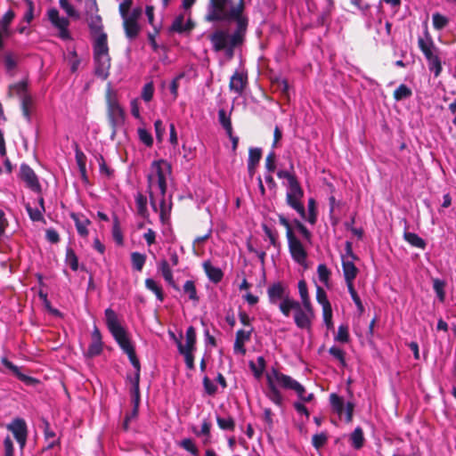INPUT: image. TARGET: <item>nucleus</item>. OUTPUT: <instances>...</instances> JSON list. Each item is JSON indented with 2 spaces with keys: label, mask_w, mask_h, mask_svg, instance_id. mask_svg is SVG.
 <instances>
[{
  "label": "nucleus",
  "mask_w": 456,
  "mask_h": 456,
  "mask_svg": "<svg viewBox=\"0 0 456 456\" xmlns=\"http://www.w3.org/2000/svg\"><path fill=\"white\" fill-rule=\"evenodd\" d=\"M138 135L140 140L147 146H151L153 143V139L151 134L144 128L138 129Z\"/></svg>",
  "instance_id": "nucleus-58"
},
{
  "label": "nucleus",
  "mask_w": 456,
  "mask_h": 456,
  "mask_svg": "<svg viewBox=\"0 0 456 456\" xmlns=\"http://www.w3.org/2000/svg\"><path fill=\"white\" fill-rule=\"evenodd\" d=\"M158 270L161 273L165 281L175 289H178L177 285L175 284L173 277V273L168 262L165 259L160 260L158 263Z\"/></svg>",
  "instance_id": "nucleus-20"
},
{
  "label": "nucleus",
  "mask_w": 456,
  "mask_h": 456,
  "mask_svg": "<svg viewBox=\"0 0 456 456\" xmlns=\"http://www.w3.org/2000/svg\"><path fill=\"white\" fill-rule=\"evenodd\" d=\"M411 90L404 84L400 85L394 92V98L396 101H402L411 97Z\"/></svg>",
  "instance_id": "nucleus-41"
},
{
  "label": "nucleus",
  "mask_w": 456,
  "mask_h": 456,
  "mask_svg": "<svg viewBox=\"0 0 456 456\" xmlns=\"http://www.w3.org/2000/svg\"><path fill=\"white\" fill-rule=\"evenodd\" d=\"M307 208L308 211L307 213L305 212V217L302 218L311 224H314L317 221V209L315 200L313 198L308 200Z\"/></svg>",
  "instance_id": "nucleus-28"
},
{
  "label": "nucleus",
  "mask_w": 456,
  "mask_h": 456,
  "mask_svg": "<svg viewBox=\"0 0 456 456\" xmlns=\"http://www.w3.org/2000/svg\"><path fill=\"white\" fill-rule=\"evenodd\" d=\"M253 331V329L250 328L248 330H239L237 332H236V340L238 341H240V342H248L250 340V337H251V333Z\"/></svg>",
  "instance_id": "nucleus-63"
},
{
  "label": "nucleus",
  "mask_w": 456,
  "mask_h": 456,
  "mask_svg": "<svg viewBox=\"0 0 456 456\" xmlns=\"http://www.w3.org/2000/svg\"><path fill=\"white\" fill-rule=\"evenodd\" d=\"M178 445L183 450L189 452L193 456H199L200 452L194 441L191 438H184L178 443Z\"/></svg>",
  "instance_id": "nucleus-37"
},
{
  "label": "nucleus",
  "mask_w": 456,
  "mask_h": 456,
  "mask_svg": "<svg viewBox=\"0 0 456 456\" xmlns=\"http://www.w3.org/2000/svg\"><path fill=\"white\" fill-rule=\"evenodd\" d=\"M65 262L73 271H77L78 269V259L74 252V250L70 248H68L66 250V258Z\"/></svg>",
  "instance_id": "nucleus-43"
},
{
  "label": "nucleus",
  "mask_w": 456,
  "mask_h": 456,
  "mask_svg": "<svg viewBox=\"0 0 456 456\" xmlns=\"http://www.w3.org/2000/svg\"><path fill=\"white\" fill-rule=\"evenodd\" d=\"M20 104L22 114L24 118L29 122L31 120V110L33 107V100L32 97L28 94L20 98Z\"/></svg>",
  "instance_id": "nucleus-27"
},
{
  "label": "nucleus",
  "mask_w": 456,
  "mask_h": 456,
  "mask_svg": "<svg viewBox=\"0 0 456 456\" xmlns=\"http://www.w3.org/2000/svg\"><path fill=\"white\" fill-rule=\"evenodd\" d=\"M294 224H295L296 228L297 229V231L302 235L305 241L311 244L312 243L311 232L298 220H295Z\"/></svg>",
  "instance_id": "nucleus-49"
},
{
  "label": "nucleus",
  "mask_w": 456,
  "mask_h": 456,
  "mask_svg": "<svg viewBox=\"0 0 456 456\" xmlns=\"http://www.w3.org/2000/svg\"><path fill=\"white\" fill-rule=\"evenodd\" d=\"M346 256H342V267L344 277L346 284L354 283V280L357 276L358 269L354 265L353 260L355 258L352 251V244L351 242H346Z\"/></svg>",
  "instance_id": "nucleus-11"
},
{
  "label": "nucleus",
  "mask_w": 456,
  "mask_h": 456,
  "mask_svg": "<svg viewBox=\"0 0 456 456\" xmlns=\"http://www.w3.org/2000/svg\"><path fill=\"white\" fill-rule=\"evenodd\" d=\"M158 200H159V209L158 208L159 218L162 223H165L168 219L171 205L167 204L166 196H159Z\"/></svg>",
  "instance_id": "nucleus-35"
},
{
  "label": "nucleus",
  "mask_w": 456,
  "mask_h": 456,
  "mask_svg": "<svg viewBox=\"0 0 456 456\" xmlns=\"http://www.w3.org/2000/svg\"><path fill=\"white\" fill-rule=\"evenodd\" d=\"M298 293L301 299L300 304L312 305L308 293L307 284L305 280H300L297 283Z\"/></svg>",
  "instance_id": "nucleus-33"
},
{
  "label": "nucleus",
  "mask_w": 456,
  "mask_h": 456,
  "mask_svg": "<svg viewBox=\"0 0 456 456\" xmlns=\"http://www.w3.org/2000/svg\"><path fill=\"white\" fill-rule=\"evenodd\" d=\"M46 16L52 27L56 30L55 36L63 41L72 40L71 33L69 29V20L68 17L61 16L56 8L47 10Z\"/></svg>",
  "instance_id": "nucleus-8"
},
{
  "label": "nucleus",
  "mask_w": 456,
  "mask_h": 456,
  "mask_svg": "<svg viewBox=\"0 0 456 456\" xmlns=\"http://www.w3.org/2000/svg\"><path fill=\"white\" fill-rule=\"evenodd\" d=\"M9 94L11 95H14V94L18 95L20 97V99L22 98L23 96L28 95V94L27 93V82L20 81L14 85L10 86Z\"/></svg>",
  "instance_id": "nucleus-34"
},
{
  "label": "nucleus",
  "mask_w": 456,
  "mask_h": 456,
  "mask_svg": "<svg viewBox=\"0 0 456 456\" xmlns=\"http://www.w3.org/2000/svg\"><path fill=\"white\" fill-rule=\"evenodd\" d=\"M124 20V28L126 31V35L129 38H134L140 30V27L135 20H128L126 17L123 18Z\"/></svg>",
  "instance_id": "nucleus-26"
},
{
  "label": "nucleus",
  "mask_w": 456,
  "mask_h": 456,
  "mask_svg": "<svg viewBox=\"0 0 456 456\" xmlns=\"http://www.w3.org/2000/svg\"><path fill=\"white\" fill-rule=\"evenodd\" d=\"M316 300L322 306V310L331 307L325 290L320 286H317L316 289Z\"/></svg>",
  "instance_id": "nucleus-47"
},
{
  "label": "nucleus",
  "mask_w": 456,
  "mask_h": 456,
  "mask_svg": "<svg viewBox=\"0 0 456 456\" xmlns=\"http://www.w3.org/2000/svg\"><path fill=\"white\" fill-rule=\"evenodd\" d=\"M277 176L280 179H286L288 181V186H290L298 182L296 176L287 170H279L277 172Z\"/></svg>",
  "instance_id": "nucleus-57"
},
{
  "label": "nucleus",
  "mask_w": 456,
  "mask_h": 456,
  "mask_svg": "<svg viewBox=\"0 0 456 456\" xmlns=\"http://www.w3.org/2000/svg\"><path fill=\"white\" fill-rule=\"evenodd\" d=\"M317 273L320 281H322L324 285H328L330 276V271L329 268L324 264H321L317 267Z\"/></svg>",
  "instance_id": "nucleus-50"
},
{
  "label": "nucleus",
  "mask_w": 456,
  "mask_h": 456,
  "mask_svg": "<svg viewBox=\"0 0 456 456\" xmlns=\"http://www.w3.org/2000/svg\"><path fill=\"white\" fill-rule=\"evenodd\" d=\"M405 230H407V227H405ZM403 239L412 247L424 249L427 246L426 241L422 238H420L417 233L414 232L404 231Z\"/></svg>",
  "instance_id": "nucleus-23"
},
{
  "label": "nucleus",
  "mask_w": 456,
  "mask_h": 456,
  "mask_svg": "<svg viewBox=\"0 0 456 456\" xmlns=\"http://www.w3.org/2000/svg\"><path fill=\"white\" fill-rule=\"evenodd\" d=\"M105 318L109 330L123 351L126 354L134 352V348L130 342L126 330L119 323L116 313L112 309L108 308L105 310Z\"/></svg>",
  "instance_id": "nucleus-5"
},
{
  "label": "nucleus",
  "mask_w": 456,
  "mask_h": 456,
  "mask_svg": "<svg viewBox=\"0 0 456 456\" xmlns=\"http://www.w3.org/2000/svg\"><path fill=\"white\" fill-rule=\"evenodd\" d=\"M247 84V76L236 71L230 79L229 87L231 91L241 94Z\"/></svg>",
  "instance_id": "nucleus-17"
},
{
  "label": "nucleus",
  "mask_w": 456,
  "mask_h": 456,
  "mask_svg": "<svg viewBox=\"0 0 456 456\" xmlns=\"http://www.w3.org/2000/svg\"><path fill=\"white\" fill-rule=\"evenodd\" d=\"M2 363L7 368L9 369L21 381H24L26 384L28 385H31V384H34L37 382V379L31 378V377H28V376H26L24 374H22L19 368L14 365L12 362H10L8 359L6 358H3L2 359Z\"/></svg>",
  "instance_id": "nucleus-21"
},
{
  "label": "nucleus",
  "mask_w": 456,
  "mask_h": 456,
  "mask_svg": "<svg viewBox=\"0 0 456 456\" xmlns=\"http://www.w3.org/2000/svg\"><path fill=\"white\" fill-rule=\"evenodd\" d=\"M428 62L429 70L434 73L435 77H438L442 72V64L438 54L432 59H428Z\"/></svg>",
  "instance_id": "nucleus-48"
},
{
  "label": "nucleus",
  "mask_w": 456,
  "mask_h": 456,
  "mask_svg": "<svg viewBox=\"0 0 456 456\" xmlns=\"http://www.w3.org/2000/svg\"><path fill=\"white\" fill-rule=\"evenodd\" d=\"M433 289L440 302H444L445 298L444 282L439 279L434 280Z\"/></svg>",
  "instance_id": "nucleus-51"
},
{
  "label": "nucleus",
  "mask_w": 456,
  "mask_h": 456,
  "mask_svg": "<svg viewBox=\"0 0 456 456\" xmlns=\"http://www.w3.org/2000/svg\"><path fill=\"white\" fill-rule=\"evenodd\" d=\"M26 4V12L23 17V20L27 23H30V21L34 18V4L31 0H25Z\"/></svg>",
  "instance_id": "nucleus-55"
},
{
  "label": "nucleus",
  "mask_w": 456,
  "mask_h": 456,
  "mask_svg": "<svg viewBox=\"0 0 456 456\" xmlns=\"http://www.w3.org/2000/svg\"><path fill=\"white\" fill-rule=\"evenodd\" d=\"M268 391L267 397L276 405L281 406L283 397L279 387L291 390L296 393L298 399L303 402H311L314 398L313 393H306L305 387L292 377L286 375L276 369H272L266 374Z\"/></svg>",
  "instance_id": "nucleus-2"
},
{
  "label": "nucleus",
  "mask_w": 456,
  "mask_h": 456,
  "mask_svg": "<svg viewBox=\"0 0 456 456\" xmlns=\"http://www.w3.org/2000/svg\"><path fill=\"white\" fill-rule=\"evenodd\" d=\"M145 261L146 256L144 254L139 252H133L131 254L132 265L136 271L141 272L142 270Z\"/></svg>",
  "instance_id": "nucleus-38"
},
{
  "label": "nucleus",
  "mask_w": 456,
  "mask_h": 456,
  "mask_svg": "<svg viewBox=\"0 0 456 456\" xmlns=\"http://www.w3.org/2000/svg\"><path fill=\"white\" fill-rule=\"evenodd\" d=\"M171 165L164 159L155 160L151 163V172L148 175L147 180L151 205L155 212H158L159 196H166L167 180L171 175Z\"/></svg>",
  "instance_id": "nucleus-3"
},
{
  "label": "nucleus",
  "mask_w": 456,
  "mask_h": 456,
  "mask_svg": "<svg viewBox=\"0 0 456 456\" xmlns=\"http://www.w3.org/2000/svg\"><path fill=\"white\" fill-rule=\"evenodd\" d=\"M145 287L149 290L152 291L160 302L164 300V293L162 288L153 279H146Z\"/></svg>",
  "instance_id": "nucleus-32"
},
{
  "label": "nucleus",
  "mask_w": 456,
  "mask_h": 456,
  "mask_svg": "<svg viewBox=\"0 0 456 456\" xmlns=\"http://www.w3.org/2000/svg\"><path fill=\"white\" fill-rule=\"evenodd\" d=\"M183 292L188 295L190 300L198 302L199 297L197 295L196 286L193 281H186L183 285Z\"/></svg>",
  "instance_id": "nucleus-39"
},
{
  "label": "nucleus",
  "mask_w": 456,
  "mask_h": 456,
  "mask_svg": "<svg viewBox=\"0 0 456 456\" xmlns=\"http://www.w3.org/2000/svg\"><path fill=\"white\" fill-rule=\"evenodd\" d=\"M292 310L294 311L293 319L296 326L301 330H310L315 317L313 305H303L294 300L288 308V314L283 315L289 317Z\"/></svg>",
  "instance_id": "nucleus-6"
},
{
  "label": "nucleus",
  "mask_w": 456,
  "mask_h": 456,
  "mask_svg": "<svg viewBox=\"0 0 456 456\" xmlns=\"http://www.w3.org/2000/svg\"><path fill=\"white\" fill-rule=\"evenodd\" d=\"M216 422L218 427L223 430L232 431L235 428V422L232 417L222 418L217 416Z\"/></svg>",
  "instance_id": "nucleus-45"
},
{
  "label": "nucleus",
  "mask_w": 456,
  "mask_h": 456,
  "mask_svg": "<svg viewBox=\"0 0 456 456\" xmlns=\"http://www.w3.org/2000/svg\"><path fill=\"white\" fill-rule=\"evenodd\" d=\"M322 316L324 323L328 330H333L334 324L332 322V308H327L322 310Z\"/></svg>",
  "instance_id": "nucleus-61"
},
{
  "label": "nucleus",
  "mask_w": 456,
  "mask_h": 456,
  "mask_svg": "<svg viewBox=\"0 0 456 456\" xmlns=\"http://www.w3.org/2000/svg\"><path fill=\"white\" fill-rule=\"evenodd\" d=\"M256 361H257V366L253 362H250L249 365H250L252 371L254 372V375L256 378H259L263 374V371L265 370V361L263 356L257 357Z\"/></svg>",
  "instance_id": "nucleus-52"
},
{
  "label": "nucleus",
  "mask_w": 456,
  "mask_h": 456,
  "mask_svg": "<svg viewBox=\"0 0 456 456\" xmlns=\"http://www.w3.org/2000/svg\"><path fill=\"white\" fill-rule=\"evenodd\" d=\"M312 441H313V445L316 448V449H319L321 447H322L326 442H327V436L323 433H321V434H316L313 436L312 438Z\"/></svg>",
  "instance_id": "nucleus-62"
},
{
  "label": "nucleus",
  "mask_w": 456,
  "mask_h": 456,
  "mask_svg": "<svg viewBox=\"0 0 456 456\" xmlns=\"http://www.w3.org/2000/svg\"><path fill=\"white\" fill-rule=\"evenodd\" d=\"M330 402L333 410L341 415L344 411V400L337 394H331L330 395Z\"/></svg>",
  "instance_id": "nucleus-42"
},
{
  "label": "nucleus",
  "mask_w": 456,
  "mask_h": 456,
  "mask_svg": "<svg viewBox=\"0 0 456 456\" xmlns=\"http://www.w3.org/2000/svg\"><path fill=\"white\" fill-rule=\"evenodd\" d=\"M288 247L292 259L302 266H306L307 251L304 243L295 235L294 232H289Z\"/></svg>",
  "instance_id": "nucleus-9"
},
{
  "label": "nucleus",
  "mask_w": 456,
  "mask_h": 456,
  "mask_svg": "<svg viewBox=\"0 0 456 456\" xmlns=\"http://www.w3.org/2000/svg\"><path fill=\"white\" fill-rule=\"evenodd\" d=\"M350 441L354 448L360 449L364 443L363 432L360 427H357L350 436Z\"/></svg>",
  "instance_id": "nucleus-30"
},
{
  "label": "nucleus",
  "mask_w": 456,
  "mask_h": 456,
  "mask_svg": "<svg viewBox=\"0 0 456 456\" xmlns=\"http://www.w3.org/2000/svg\"><path fill=\"white\" fill-rule=\"evenodd\" d=\"M433 27L436 30H442L449 24V19L440 12H435L432 15Z\"/></svg>",
  "instance_id": "nucleus-29"
},
{
  "label": "nucleus",
  "mask_w": 456,
  "mask_h": 456,
  "mask_svg": "<svg viewBox=\"0 0 456 456\" xmlns=\"http://www.w3.org/2000/svg\"><path fill=\"white\" fill-rule=\"evenodd\" d=\"M136 210L139 216L143 218L149 217V212L147 208V198L142 193H137L135 196Z\"/></svg>",
  "instance_id": "nucleus-24"
},
{
  "label": "nucleus",
  "mask_w": 456,
  "mask_h": 456,
  "mask_svg": "<svg viewBox=\"0 0 456 456\" xmlns=\"http://www.w3.org/2000/svg\"><path fill=\"white\" fill-rule=\"evenodd\" d=\"M303 196L304 191L298 182L290 186H288V191L286 193L287 204L295 209L301 217H305V209L303 203L301 202Z\"/></svg>",
  "instance_id": "nucleus-10"
},
{
  "label": "nucleus",
  "mask_w": 456,
  "mask_h": 456,
  "mask_svg": "<svg viewBox=\"0 0 456 456\" xmlns=\"http://www.w3.org/2000/svg\"><path fill=\"white\" fill-rule=\"evenodd\" d=\"M210 429H211V424L207 419H204L201 424V428L200 431L194 430V434L197 436H204L203 444H207L210 441Z\"/></svg>",
  "instance_id": "nucleus-40"
},
{
  "label": "nucleus",
  "mask_w": 456,
  "mask_h": 456,
  "mask_svg": "<svg viewBox=\"0 0 456 456\" xmlns=\"http://www.w3.org/2000/svg\"><path fill=\"white\" fill-rule=\"evenodd\" d=\"M88 25H89L90 29L94 33H95V34L99 33V35L101 33H103L102 31V18L99 15H92L89 18Z\"/></svg>",
  "instance_id": "nucleus-46"
},
{
  "label": "nucleus",
  "mask_w": 456,
  "mask_h": 456,
  "mask_svg": "<svg viewBox=\"0 0 456 456\" xmlns=\"http://www.w3.org/2000/svg\"><path fill=\"white\" fill-rule=\"evenodd\" d=\"M153 93H154L153 84L151 82V83H147V84L144 85V86L142 88V98L145 102H150L152 99V97H153Z\"/></svg>",
  "instance_id": "nucleus-56"
},
{
  "label": "nucleus",
  "mask_w": 456,
  "mask_h": 456,
  "mask_svg": "<svg viewBox=\"0 0 456 456\" xmlns=\"http://www.w3.org/2000/svg\"><path fill=\"white\" fill-rule=\"evenodd\" d=\"M203 386L208 395H213L216 393V386L207 376L203 379Z\"/></svg>",
  "instance_id": "nucleus-64"
},
{
  "label": "nucleus",
  "mask_w": 456,
  "mask_h": 456,
  "mask_svg": "<svg viewBox=\"0 0 456 456\" xmlns=\"http://www.w3.org/2000/svg\"><path fill=\"white\" fill-rule=\"evenodd\" d=\"M218 120L224 128L227 135H231V132L232 130L231 118L227 116L226 111L224 109L218 110Z\"/></svg>",
  "instance_id": "nucleus-36"
},
{
  "label": "nucleus",
  "mask_w": 456,
  "mask_h": 456,
  "mask_svg": "<svg viewBox=\"0 0 456 456\" xmlns=\"http://www.w3.org/2000/svg\"><path fill=\"white\" fill-rule=\"evenodd\" d=\"M70 217L75 222V225H76L77 233L81 237H86L88 235L87 226L90 224L89 219H87L86 216H84L82 215L76 214V213H71Z\"/></svg>",
  "instance_id": "nucleus-19"
},
{
  "label": "nucleus",
  "mask_w": 456,
  "mask_h": 456,
  "mask_svg": "<svg viewBox=\"0 0 456 456\" xmlns=\"http://www.w3.org/2000/svg\"><path fill=\"white\" fill-rule=\"evenodd\" d=\"M262 158L260 148H250L248 151V166H257Z\"/></svg>",
  "instance_id": "nucleus-44"
},
{
  "label": "nucleus",
  "mask_w": 456,
  "mask_h": 456,
  "mask_svg": "<svg viewBox=\"0 0 456 456\" xmlns=\"http://www.w3.org/2000/svg\"><path fill=\"white\" fill-rule=\"evenodd\" d=\"M107 103L109 121L113 129L112 134H115L117 128L124 123V110L118 101L110 95L108 96Z\"/></svg>",
  "instance_id": "nucleus-12"
},
{
  "label": "nucleus",
  "mask_w": 456,
  "mask_h": 456,
  "mask_svg": "<svg viewBox=\"0 0 456 456\" xmlns=\"http://www.w3.org/2000/svg\"><path fill=\"white\" fill-rule=\"evenodd\" d=\"M131 382V388H130V395H131V401L133 403V406L135 408H139L141 396H140V387L138 381V374L136 377H129L128 378Z\"/></svg>",
  "instance_id": "nucleus-22"
},
{
  "label": "nucleus",
  "mask_w": 456,
  "mask_h": 456,
  "mask_svg": "<svg viewBox=\"0 0 456 456\" xmlns=\"http://www.w3.org/2000/svg\"><path fill=\"white\" fill-rule=\"evenodd\" d=\"M15 14L12 10L7 11L0 20V34L8 37L10 35L9 25L12 21Z\"/></svg>",
  "instance_id": "nucleus-25"
},
{
  "label": "nucleus",
  "mask_w": 456,
  "mask_h": 456,
  "mask_svg": "<svg viewBox=\"0 0 456 456\" xmlns=\"http://www.w3.org/2000/svg\"><path fill=\"white\" fill-rule=\"evenodd\" d=\"M94 60L95 75L106 79L110 68V57L105 33L98 35L94 42Z\"/></svg>",
  "instance_id": "nucleus-4"
},
{
  "label": "nucleus",
  "mask_w": 456,
  "mask_h": 456,
  "mask_svg": "<svg viewBox=\"0 0 456 456\" xmlns=\"http://www.w3.org/2000/svg\"><path fill=\"white\" fill-rule=\"evenodd\" d=\"M185 338V345H183L180 340H176L179 353L193 352L196 348V330L194 327L190 326L186 330Z\"/></svg>",
  "instance_id": "nucleus-15"
},
{
  "label": "nucleus",
  "mask_w": 456,
  "mask_h": 456,
  "mask_svg": "<svg viewBox=\"0 0 456 456\" xmlns=\"http://www.w3.org/2000/svg\"><path fill=\"white\" fill-rule=\"evenodd\" d=\"M267 296L270 304L278 305L282 314H288L289 305L295 300L290 297L288 287L280 281L273 283L268 287Z\"/></svg>",
  "instance_id": "nucleus-7"
},
{
  "label": "nucleus",
  "mask_w": 456,
  "mask_h": 456,
  "mask_svg": "<svg viewBox=\"0 0 456 456\" xmlns=\"http://www.w3.org/2000/svg\"><path fill=\"white\" fill-rule=\"evenodd\" d=\"M6 428L11 431L17 440L20 450H23L27 442V424L23 419H14L11 423L7 424Z\"/></svg>",
  "instance_id": "nucleus-14"
},
{
  "label": "nucleus",
  "mask_w": 456,
  "mask_h": 456,
  "mask_svg": "<svg viewBox=\"0 0 456 456\" xmlns=\"http://www.w3.org/2000/svg\"><path fill=\"white\" fill-rule=\"evenodd\" d=\"M20 179L25 183L26 186L36 193L42 191L38 177L34 170L27 164H21L20 167Z\"/></svg>",
  "instance_id": "nucleus-13"
},
{
  "label": "nucleus",
  "mask_w": 456,
  "mask_h": 456,
  "mask_svg": "<svg viewBox=\"0 0 456 456\" xmlns=\"http://www.w3.org/2000/svg\"><path fill=\"white\" fill-rule=\"evenodd\" d=\"M170 29L172 31H175V32H179V33L185 31L187 29V28H185V26H184V17L183 15L177 16L174 20Z\"/></svg>",
  "instance_id": "nucleus-53"
},
{
  "label": "nucleus",
  "mask_w": 456,
  "mask_h": 456,
  "mask_svg": "<svg viewBox=\"0 0 456 456\" xmlns=\"http://www.w3.org/2000/svg\"><path fill=\"white\" fill-rule=\"evenodd\" d=\"M60 7L66 12L68 17L79 20L80 13L74 8V6L68 0H59Z\"/></svg>",
  "instance_id": "nucleus-31"
},
{
  "label": "nucleus",
  "mask_w": 456,
  "mask_h": 456,
  "mask_svg": "<svg viewBox=\"0 0 456 456\" xmlns=\"http://www.w3.org/2000/svg\"><path fill=\"white\" fill-rule=\"evenodd\" d=\"M102 350V335L97 327L92 332V341L89 345L87 354L91 357L98 355Z\"/></svg>",
  "instance_id": "nucleus-16"
},
{
  "label": "nucleus",
  "mask_w": 456,
  "mask_h": 456,
  "mask_svg": "<svg viewBox=\"0 0 456 456\" xmlns=\"http://www.w3.org/2000/svg\"><path fill=\"white\" fill-rule=\"evenodd\" d=\"M329 353L334 357L336 358L337 360L339 361V362L345 366L346 364V362H345V352L340 349L339 347H337V346H332L330 348L329 350Z\"/></svg>",
  "instance_id": "nucleus-59"
},
{
  "label": "nucleus",
  "mask_w": 456,
  "mask_h": 456,
  "mask_svg": "<svg viewBox=\"0 0 456 456\" xmlns=\"http://www.w3.org/2000/svg\"><path fill=\"white\" fill-rule=\"evenodd\" d=\"M203 269L208 278L214 283H218L223 279L224 273L219 267L214 266L210 261H205L202 264Z\"/></svg>",
  "instance_id": "nucleus-18"
},
{
  "label": "nucleus",
  "mask_w": 456,
  "mask_h": 456,
  "mask_svg": "<svg viewBox=\"0 0 456 456\" xmlns=\"http://www.w3.org/2000/svg\"><path fill=\"white\" fill-rule=\"evenodd\" d=\"M243 11L244 0L237 3L232 0H210L208 6L206 20L236 22V29L232 33L226 28H218L208 37L213 50L224 51L229 60L233 58L234 49L244 42L248 20L243 16Z\"/></svg>",
  "instance_id": "nucleus-1"
},
{
  "label": "nucleus",
  "mask_w": 456,
  "mask_h": 456,
  "mask_svg": "<svg viewBox=\"0 0 456 456\" xmlns=\"http://www.w3.org/2000/svg\"><path fill=\"white\" fill-rule=\"evenodd\" d=\"M336 340L339 342L346 343L348 341L349 334H348V328L345 325H340L338 330V334L336 336Z\"/></svg>",
  "instance_id": "nucleus-60"
},
{
  "label": "nucleus",
  "mask_w": 456,
  "mask_h": 456,
  "mask_svg": "<svg viewBox=\"0 0 456 456\" xmlns=\"http://www.w3.org/2000/svg\"><path fill=\"white\" fill-rule=\"evenodd\" d=\"M418 45L421 52L428 50V48H433V46L435 45L431 37L428 32L426 33L425 37H419L418 39Z\"/></svg>",
  "instance_id": "nucleus-54"
}]
</instances>
